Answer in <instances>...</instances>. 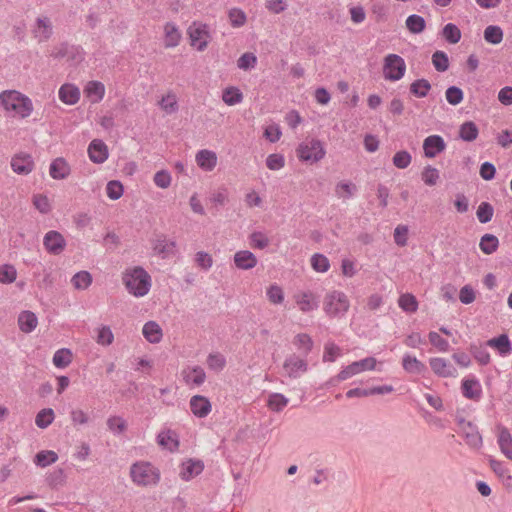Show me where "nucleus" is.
I'll use <instances>...</instances> for the list:
<instances>
[{"instance_id": "nucleus-6", "label": "nucleus", "mask_w": 512, "mask_h": 512, "mask_svg": "<svg viewBox=\"0 0 512 512\" xmlns=\"http://www.w3.org/2000/svg\"><path fill=\"white\" fill-rule=\"evenodd\" d=\"M376 363L377 361L374 357H367L359 361H355L343 368L335 377L331 378L328 383L333 385L336 382L344 381L362 371L374 370Z\"/></svg>"}, {"instance_id": "nucleus-38", "label": "nucleus", "mask_w": 512, "mask_h": 512, "mask_svg": "<svg viewBox=\"0 0 512 512\" xmlns=\"http://www.w3.org/2000/svg\"><path fill=\"white\" fill-rule=\"evenodd\" d=\"M406 27L413 34H419L426 28L425 19L417 14H412L406 19Z\"/></svg>"}, {"instance_id": "nucleus-39", "label": "nucleus", "mask_w": 512, "mask_h": 512, "mask_svg": "<svg viewBox=\"0 0 512 512\" xmlns=\"http://www.w3.org/2000/svg\"><path fill=\"white\" fill-rule=\"evenodd\" d=\"M53 364L57 368H65L72 362V352L68 348H61L53 355Z\"/></svg>"}, {"instance_id": "nucleus-27", "label": "nucleus", "mask_w": 512, "mask_h": 512, "mask_svg": "<svg viewBox=\"0 0 512 512\" xmlns=\"http://www.w3.org/2000/svg\"><path fill=\"white\" fill-rule=\"evenodd\" d=\"M142 333L145 339L152 344L159 343L163 337L162 329L155 321L146 322L143 326Z\"/></svg>"}, {"instance_id": "nucleus-54", "label": "nucleus", "mask_w": 512, "mask_h": 512, "mask_svg": "<svg viewBox=\"0 0 512 512\" xmlns=\"http://www.w3.org/2000/svg\"><path fill=\"white\" fill-rule=\"evenodd\" d=\"M108 429L115 435H120L127 429L126 421L120 416H111L107 420Z\"/></svg>"}, {"instance_id": "nucleus-15", "label": "nucleus", "mask_w": 512, "mask_h": 512, "mask_svg": "<svg viewBox=\"0 0 512 512\" xmlns=\"http://www.w3.org/2000/svg\"><path fill=\"white\" fill-rule=\"evenodd\" d=\"M32 32L34 37L38 39V42H46L53 34L52 22L46 16L38 17Z\"/></svg>"}, {"instance_id": "nucleus-19", "label": "nucleus", "mask_w": 512, "mask_h": 512, "mask_svg": "<svg viewBox=\"0 0 512 512\" xmlns=\"http://www.w3.org/2000/svg\"><path fill=\"white\" fill-rule=\"evenodd\" d=\"M498 430V445L501 452L509 459L512 460V435L507 427L502 424L496 426Z\"/></svg>"}, {"instance_id": "nucleus-63", "label": "nucleus", "mask_w": 512, "mask_h": 512, "mask_svg": "<svg viewBox=\"0 0 512 512\" xmlns=\"http://www.w3.org/2000/svg\"><path fill=\"white\" fill-rule=\"evenodd\" d=\"M411 160V154L406 150L396 152L392 158L394 166L399 169L407 168L410 165Z\"/></svg>"}, {"instance_id": "nucleus-47", "label": "nucleus", "mask_w": 512, "mask_h": 512, "mask_svg": "<svg viewBox=\"0 0 512 512\" xmlns=\"http://www.w3.org/2000/svg\"><path fill=\"white\" fill-rule=\"evenodd\" d=\"M442 36L450 44H456L461 39V31L457 25L448 23L443 27Z\"/></svg>"}, {"instance_id": "nucleus-18", "label": "nucleus", "mask_w": 512, "mask_h": 512, "mask_svg": "<svg viewBox=\"0 0 512 512\" xmlns=\"http://www.w3.org/2000/svg\"><path fill=\"white\" fill-rule=\"evenodd\" d=\"M190 409L198 418L206 417L212 409L208 398L202 395H194L190 399Z\"/></svg>"}, {"instance_id": "nucleus-25", "label": "nucleus", "mask_w": 512, "mask_h": 512, "mask_svg": "<svg viewBox=\"0 0 512 512\" xmlns=\"http://www.w3.org/2000/svg\"><path fill=\"white\" fill-rule=\"evenodd\" d=\"M486 345L496 349L501 356H507L512 352V345L507 334H501L489 339Z\"/></svg>"}, {"instance_id": "nucleus-5", "label": "nucleus", "mask_w": 512, "mask_h": 512, "mask_svg": "<svg viewBox=\"0 0 512 512\" xmlns=\"http://www.w3.org/2000/svg\"><path fill=\"white\" fill-rule=\"evenodd\" d=\"M350 307V302L345 293L332 291L325 296L324 311L330 317L344 315Z\"/></svg>"}, {"instance_id": "nucleus-52", "label": "nucleus", "mask_w": 512, "mask_h": 512, "mask_svg": "<svg viewBox=\"0 0 512 512\" xmlns=\"http://www.w3.org/2000/svg\"><path fill=\"white\" fill-rule=\"evenodd\" d=\"M17 278V270L11 264L0 265V283L10 284Z\"/></svg>"}, {"instance_id": "nucleus-57", "label": "nucleus", "mask_w": 512, "mask_h": 512, "mask_svg": "<svg viewBox=\"0 0 512 512\" xmlns=\"http://www.w3.org/2000/svg\"><path fill=\"white\" fill-rule=\"evenodd\" d=\"M288 404V399L280 393H274L269 396L268 406L272 411L280 412Z\"/></svg>"}, {"instance_id": "nucleus-45", "label": "nucleus", "mask_w": 512, "mask_h": 512, "mask_svg": "<svg viewBox=\"0 0 512 512\" xmlns=\"http://www.w3.org/2000/svg\"><path fill=\"white\" fill-rule=\"evenodd\" d=\"M184 380L186 383H192L195 386H200L206 380V373L202 367L194 366L191 368L189 374L184 375Z\"/></svg>"}, {"instance_id": "nucleus-11", "label": "nucleus", "mask_w": 512, "mask_h": 512, "mask_svg": "<svg viewBox=\"0 0 512 512\" xmlns=\"http://www.w3.org/2000/svg\"><path fill=\"white\" fill-rule=\"evenodd\" d=\"M34 160L28 153L15 154L11 159V168L18 175H28L34 169Z\"/></svg>"}, {"instance_id": "nucleus-49", "label": "nucleus", "mask_w": 512, "mask_h": 512, "mask_svg": "<svg viewBox=\"0 0 512 512\" xmlns=\"http://www.w3.org/2000/svg\"><path fill=\"white\" fill-rule=\"evenodd\" d=\"M77 50V48L73 45H69L68 43L64 42L61 43L58 47H56L52 53L51 56L54 59H74V51Z\"/></svg>"}, {"instance_id": "nucleus-48", "label": "nucleus", "mask_w": 512, "mask_h": 512, "mask_svg": "<svg viewBox=\"0 0 512 512\" xmlns=\"http://www.w3.org/2000/svg\"><path fill=\"white\" fill-rule=\"evenodd\" d=\"M357 191V186L352 182H339L335 187V194L338 198L349 199Z\"/></svg>"}, {"instance_id": "nucleus-59", "label": "nucleus", "mask_w": 512, "mask_h": 512, "mask_svg": "<svg viewBox=\"0 0 512 512\" xmlns=\"http://www.w3.org/2000/svg\"><path fill=\"white\" fill-rule=\"evenodd\" d=\"M439 170L435 167H432L431 165H427L424 167L421 178L423 182L428 186H434L436 185L437 181L439 180Z\"/></svg>"}, {"instance_id": "nucleus-34", "label": "nucleus", "mask_w": 512, "mask_h": 512, "mask_svg": "<svg viewBox=\"0 0 512 512\" xmlns=\"http://www.w3.org/2000/svg\"><path fill=\"white\" fill-rule=\"evenodd\" d=\"M85 93L88 97H95L92 102H100L105 95V86L100 81H90L85 87Z\"/></svg>"}, {"instance_id": "nucleus-26", "label": "nucleus", "mask_w": 512, "mask_h": 512, "mask_svg": "<svg viewBox=\"0 0 512 512\" xmlns=\"http://www.w3.org/2000/svg\"><path fill=\"white\" fill-rule=\"evenodd\" d=\"M38 325V319L32 311H22L18 316L19 329L24 333H31Z\"/></svg>"}, {"instance_id": "nucleus-1", "label": "nucleus", "mask_w": 512, "mask_h": 512, "mask_svg": "<svg viewBox=\"0 0 512 512\" xmlns=\"http://www.w3.org/2000/svg\"><path fill=\"white\" fill-rule=\"evenodd\" d=\"M127 291L135 297H143L151 288V277L141 266L126 269L122 276Z\"/></svg>"}, {"instance_id": "nucleus-55", "label": "nucleus", "mask_w": 512, "mask_h": 512, "mask_svg": "<svg viewBox=\"0 0 512 512\" xmlns=\"http://www.w3.org/2000/svg\"><path fill=\"white\" fill-rule=\"evenodd\" d=\"M311 266L317 272H327L330 268L329 259L320 253H315L311 257Z\"/></svg>"}, {"instance_id": "nucleus-61", "label": "nucleus", "mask_w": 512, "mask_h": 512, "mask_svg": "<svg viewBox=\"0 0 512 512\" xmlns=\"http://www.w3.org/2000/svg\"><path fill=\"white\" fill-rule=\"evenodd\" d=\"M34 207L41 213V214H48L52 207L50 204V201L48 197L44 194H35L32 198Z\"/></svg>"}, {"instance_id": "nucleus-36", "label": "nucleus", "mask_w": 512, "mask_h": 512, "mask_svg": "<svg viewBox=\"0 0 512 512\" xmlns=\"http://www.w3.org/2000/svg\"><path fill=\"white\" fill-rule=\"evenodd\" d=\"M479 134L477 125L473 121L464 122L459 129V137L467 142L474 141Z\"/></svg>"}, {"instance_id": "nucleus-12", "label": "nucleus", "mask_w": 512, "mask_h": 512, "mask_svg": "<svg viewBox=\"0 0 512 512\" xmlns=\"http://www.w3.org/2000/svg\"><path fill=\"white\" fill-rule=\"evenodd\" d=\"M204 470V463L200 459L189 458L180 465L179 477L183 481H190L201 474Z\"/></svg>"}, {"instance_id": "nucleus-60", "label": "nucleus", "mask_w": 512, "mask_h": 512, "mask_svg": "<svg viewBox=\"0 0 512 512\" xmlns=\"http://www.w3.org/2000/svg\"><path fill=\"white\" fill-rule=\"evenodd\" d=\"M446 100L449 104L456 106L464 99V93L461 88L457 86H450L445 92Z\"/></svg>"}, {"instance_id": "nucleus-17", "label": "nucleus", "mask_w": 512, "mask_h": 512, "mask_svg": "<svg viewBox=\"0 0 512 512\" xmlns=\"http://www.w3.org/2000/svg\"><path fill=\"white\" fill-rule=\"evenodd\" d=\"M71 173V167L69 163L63 157H57L54 159L49 167V174L54 180H64L68 178Z\"/></svg>"}, {"instance_id": "nucleus-31", "label": "nucleus", "mask_w": 512, "mask_h": 512, "mask_svg": "<svg viewBox=\"0 0 512 512\" xmlns=\"http://www.w3.org/2000/svg\"><path fill=\"white\" fill-rule=\"evenodd\" d=\"M296 303L299 309L304 312H310L318 308V303L314 301V296L311 292H302L296 295Z\"/></svg>"}, {"instance_id": "nucleus-35", "label": "nucleus", "mask_w": 512, "mask_h": 512, "mask_svg": "<svg viewBox=\"0 0 512 512\" xmlns=\"http://www.w3.org/2000/svg\"><path fill=\"white\" fill-rule=\"evenodd\" d=\"M498 247L499 240L495 235L486 233L481 237L479 248L484 254L490 255L496 252Z\"/></svg>"}, {"instance_id": "nucleus-7", "label": "nucleus", "mask_w": 512, "mask_h": 512, "mask_svg": "<svg viewBox=\"0 0 512 512\" xmlns=\"http://www.w3.org/2000/svg\"><path fill=\"white\" fill-rule=\"evenodd\" d=\"M406 72V63L404 59L397 54H388L384 58L383 74L389 81H398L402 79Z\"/></svg>"}, {"instance_id": "nucleus-8", "label": "nucleus", "mask_w": 512, "mask_h": 512, "mask_svg": "<svg viewBox=\"0 0 512 512\" xmlns=\"http://www.w3.org/2000/svg\"><path fill=\"white\" fill-rule=\"evenodd\" d=\"M190 39V45L195 47L198 51H204L209 39V27L207 24L194 22L187 30Z\"/></svg>"}, {"instance_id": "nucleus-41", "label": "nucleus", "mask_w": 512, "mask_h": 512, "mask_svg": "<svg viewBox=\"0 0 512 512\" xmlns=\"http://www.w3.org/2000/svg\"><path fill=\"white\" fill-rule=\"evenodd\" d=\"M484 39L490 44L497 45L503 40V30L500 26L489 25L484 30Z\"/></svg>"}, {"instance_id": "nucleus-16", "label": "nucleus", "mask_w": 512, "mask_h": 512, "mask_svg": "<svg viewBox=\"0 0 512 512\" xmlns=\"http://www.w3.org/2000/svg\"><path fill=\"white\" fill-rule=\"evenodd\" d=\"M446 144L440 135H430L424 139L423 150L427 158H434L437 154L444 151Z\"/></svg>"}, {"instance_id": "nucleus-21", "label": "nucleus", "mask_w": 512, "mask_h": 512, "mask_svg": "<svg viewBox=\"0 0 512 512\" xmlns=\"http://www.w3.org/2000/svg\"><path fill=\"white\" fill-rule=\"evenodd\" d=\"M461 389L463 396L470 400H479L482 395L480 382L476 378L463 379Z\"/></svg>"}, {"instance_id": "nucleus-29", "label": "nucleus", "mask_w": 512, "mask_h": 512, "mask_svg": "<svg viewBox=\"0 0 512 512\" xmlns=\"http://www.w3.org/2000/svg\"><path fill=\"white\" fill-rule=\"evenodd\" d=\"M165 39L164 44L166 48L176 47L181 40V33L173 22H167L164 26Z\"/></svg>"}, {"instance_id": "nucleus-43", "label": "nucleus", "mask_w": 512, "mask_h": 512, "mask_svg": "<svg viewBox=\"0 0 512 512\" xmlns=\"http://www.w3.org/2000/svg\"><path fill=\"white\" fill-rule=\"evenodd\" d=\"M55 414L52 408L40 410L35 417V424L41 429L47 428L54 421Z\"/></svg>"}, {"instance_id": "nucleus-53", "label": "nucleus", "mask_w": 512, "mask_h": 512, "mask_svg": "<svg viewBox=\"0 0 512 512\" xmlns=\"http://www.w3.org/2000/svg\"><path fill=\"white\" fill-rule=\"evenodd\" d=\"M294 345L297 346L298 349H303L304 354L308 355L313 348V340L306 333H299L294 337L293 341Z\"/></svg>"}, {"instance_id": "nucleus-10", "label": "nucleus", "mask_w": 512, "mask_h": 512, "mask_svg": "<svg viewBox=\"0 0 512 512\" xmlns=\"http://www.w3.org/2000/svg\"><path fill=\"white\" fill-rule=\"evenodd\" d=\"M43 245L49 254L59 255L65 250L67 242L60 232L50 230L44 235Z\"/></svg>"}, {"instance_id": "nucleus-13", "label": "nucleus", "mask_w": 512, "mask_h": 512, "mask_svg": "<svg viewBox=\"0 0 512 512\" xmlns=\"http://www.w3.org/2000/svg\"><path fill=\"white\" fill-rule=\"evenodd\" d=\"M429 365L432 371L439 377L448 378L457 376L456 368L445 358H430Z\"/></svg>"}, {"instance_id": "nucleus-20", "label": "nucleus", "mask_w": 512, "mask_h": 512, "mask_svg": "<svg viewBox=\"0 0 512 512\" xmlns=\"http://www.w3.org/2000/svg\"><path fill=\"white\" fill-rule=\"evenodd\" d=\"M283 368L286 370L290 378L299 377L300 372H306L308 364L305 360L298 358L295 355L289 356L285 359Z\"/></svg>"}, {"instance_id": "nucleus-33", "label": "nucleus", "mask_w": 512, "mask_h": 512, "mask_svg": "<svg viewBox=\"0 0 512 512\" xmlns=\"http://www.w3.org/2000/svg\"><path fill=\"white\" fill-rule=\"evenodd\" d=\"M432 86L427 79L421 78L410 84V93L417 98H424L429 94Z\"/></svg>"}, {"instance_id": "nucleus-24", "label": "nucleus", "mask_w": 512, "mask_h": 512, "mask_svg": "<svg viewBox=\"0 0 512 512\" xmlns=\"http://www.w3.org/2000/svg\"><path fill=\"white\" fill-rule=\"evenodd\" d=\"M58 96L63 103L67 105H74L80 99V90L74 84L66 83L60 87Z\"/></svg>"}, {"instance_id": "nucleus-62", "label": "nucleus", "mask_w": 512, "mask_h": 512, "mask_svg": "<svg viewBox=\"0 0 512 512\" xmlns=\"http://www.w3.org/2000/svg\"><path fill=\"white\" fill-rule=\"evenodd\" d=\"M250 245L252 248L264 249L269 245V238L260 231H254L249 236Z\"/></svg>"}, {"instance_id": "nucleus-14", "label": "nucleus", "mask_w": 512, "mask_h": 512, "mask_svg": "<svg viewBox=\"0 0 512 512\" xmlns=\"http://www.w3.org/2000/svg\"><path fill=\"white\" fill-rule=\"evenodd\" d=\"M88 155L93 163H104L109 156L107 145L100 139H94L88 146Z\"/></svg>"}, {"instance_id": "nucleus-64", "label": "nucleus", "mask_w": 512, "mask_h": 512, "mask_svg": "<svg viewBox=\"0 0 512 512\" xmlns=\"http://www.w3.org/2000/svg\"><path fill=\"white\" fill-rule=\"evenodd\" d=\"M207 365L211 370L221 371L226 365V359L220 353H211L207 357Z\"/></svg>"}, {"instance_id": "nucleus-4", "label": "nucleus", "mask_w": 512, "mask_h": 512, "mask_svg": "<svg viewBox=\"0 0 512 512\" xmlns=\"http://www.w3.org/2000/svg\"><path fill=\"white\" fill-rule=\"evenodd\" d=\"M296 154L300 161L314 164L325 157L326 150L322 141L311 139L301 142L296 149Z\"/></svg>"}, {"instance_id": "nucleus-50", "label": "nucleus", "mask_w": 512, "mask_h": 512, "mask_svg": "<svg viewBox=\"0 0 512 512\" xmlns=\"http://www.w3.org/2000/svg\"><path fill=\"white\" fill-rule=\"evenodd\" d=\"M493 214L494 208L489 202H481L476 211V216L482 224L490 222Z\"/></svg>"}, {"instance_id": "nucleus-46", "label": "nucleus", "mask_w": 512, "mask_h": 512, "mask_svg": "<svg viewBox=\"0 0 512 512\" xmlns=\"http://www.w3.org/2000/svg\"><path fill=\"white\" fill-rule=\"evenodd\" d=\"M399 307L408 313L416 312L418 309V302L414 295L410 293L403 294L398 299Z\"/></svg>"}, {"instance_id": "nucleus-37", "label": "nucleus", "mask_w": 512, "mask_h": 512, "mask_svg": "<svg viewBox=\"0 0 512 512\" xmlns=\"http://www.w3.org/2000/svg\"><path fill=\"white\" fill-rule=\"evenodd\" d=\"M222 100L229 106L236 105L243 100V94L239 88L230 86L223 90Z\"/></svg>"}, {"instance_id": "nucleus-42", "label": "nucleus", "mask_w": 512, "mask_h": 512, "mask_svg": "<svg viewBox=\"0 0 512 512\" xmlns=\"http://www.w3.org/2000/svg\"><path fill=\"white\" fill-rule=\"evenodd\" d=\"M157 443L170 451L177 450L179 446V442L175 438V434L171 431L159 433L157 436Z\"/></svg>"}, {"instance_id": "nucleus-30", "label": "nucleus", "mask_w": 512, "mask_h": 512, "mask_svg": "<svg viewBox=\"0 0 512 512\" xmlns=\"http://www.w3.org/2000/svg\"><path fill=\"white\" fill-rule=\"evenodd\" d=\"M487 346L488 345H486V343H471L469 346L470 353L480 365H487L490 363V354L487 350Z\"/></svg>"}, {"instance_id": "nucleus-9", "label": "nucleus", "mask_w": 512, "mask_h": 512, "mask_svg": "<svg viewBox=\"0 0 512 512\" xmlns=\"http://www.w3.org/2000/svg\"><path fill=\"white\" fill-rule=\"evenodd\" d=\"M154 253L162 259H168L174 256L177 252L176 241L169 239L167 235L160 233L156 234L155 238L151 241Z\"/></svg>"}, {"instance_id": "nucleus-51", "label": "nucleus", "mask_w": 512, "mask_h": 512, "mask_svg": "<svg viewBox=\"0 0 512 512\" xmlns=\"http://www.w3.org/2000/svg\"><path fill=\"white\" fill-rule=\"evenodd\" d=\"M432 64L436 71L445 72L449 68V59L445 52L436 51L432 55Z\"/></svg>"}, {"instance_id": "nucleus-22", "label": "nucleus", "mask_w": 512, "mask_h": 512, "mask_svg": "<svg viewBox=\"0 0 512 512\" xmlns=\"http://www.w3.org/2000/svg\"><path fill=\"white\" fill-rule=\"evenodd\" d=\"M463 434L465 438L466 444L473 448V449H479L482 447L483 440L482 436L478 431V428L475 424L468 421L466 423V427H463Z\"/></svg>"}, {"instance_id": "nucleus-3", "label": "nucleus", "mask_w": 512, "mask_h": 512, "mask_svg": "<svg viewBox=\"0 0 512 512\" xmlns=\"http://www.w3.org/2000/svg\"><path fill=\"white\" fill-rule=\"evenodd\" d=\"M160 470L148 461H137L130 467V477L137 486L157 485L160 481Z\"/></svg>"}, {"instance_id": "nucleus-44", "label": "nucleus", "mask_w": 512, "mask_h": 512, "mask_svg": "<svg viewBox=\"0 0 512 512\" xmlns=\"http://www.w3.org/2000/svg\"><path fill=\"white\" fill-rule=\"evenodd\" d=\"M71 283L77 290H85L92 283V276L88 271L77 272L71 279Z\"/></svg>"}, {"instance_id": "nucleus-32", "label": "nucleus", "mask_w": 512, "mask_h": 512, "mask_svg": "<svg viewBox=\"0 0 512 512\" xmlns=\"http://www.w3.org/2000/svg\"><path fill=\"white\" fill-rule=\"evenodd\" d=\"M403 369L408 373L422 374L426 371V366L416 357L409 354L404 355L402 360Z\"/></svg>"}, {"instance_id": "nucleus-2", "label": "nucleus", "mask_w": 512, "mask_h": 512, "mask_svg": "<svg viewBox=\"0 0 512 512\" xmlns=\"http://www.w3.org/2000/svg\"><path fill=\"white\" fill-rule=\"evenodd\" d=\"M0 105L6 111H13L23 119L29 117L33 112V103L31 99L16 90H6L1 92Z\"/></svg>"}, {"instance_id": "nucleus-28", "label": "nucleus", "mask_w": 512, "mask_h": 512, "mask_svg": "<svg viewBox=\"0 0 512 512\" xmlns=\"http://www.w3.org/2000/svg\"><path fill=\"white\" fill-rule=\"evenodd\" d=\"M198 166L206 171H212L217 164L216 153L210 150H200L196 154Z\"/></svg>"}, {"instance_id": "nucleus-23", "label": "nucleus", "mask_w": 512, "mask_h": 512, "mask_svg": "<svg viewBox=\"0 0 512 512\" xmlns=\"http://www.w3.org/2000/svg\"><path fill=\"white\" fill-rule=\"evenodd\" d=\"M234 264L238 269L250 270L257 265V258L251 251L241 250L234 254Z\"/></svg>"}, {"instance_id": "nucleus-40", "label": "nucleus", "mask_w": 512, "mask_h": 512, "mask_svg": "<svg viewBox=\"0 0 512 512\" xmlns=\"http://www.w3.org/2000/svg\"><path fill=\"white\" fill-rule=\"evenodd\" d=\"M58 460V455L52 450H42L35 455L34 462L39 467H46Z\"/></svg>"}, {"instance_id": "nucleus-56", "label": "nucleus", "mask_w": 512, "mask_h": 512, "mask_svg": "<svg viewBox=\"0 0 512 512\" xmlns=\"http://www.w3.org/2000/svg\"><path fill=\"white\" fill-rule=\"evenodd\" d=\"M114 334L109 326L102 325L97 329L96 341L103 346H109L113 343Z\"/></svg>"}, {"instance_id": "nucleus-58", "label": "nucleus", "mask_w": 512, "mask_h": 512, "mask_svg": "<svg viewBox=\"0 0 512 512\" xmlns=\"http://www.w3.org/2000/svg\"><path fill=\"white\" fill-rule=\"evenodd\" d=\"M124 193L123 184L118 180H111L106 185V194L111 200H118Z\"/></svg>"}]
</instances>
